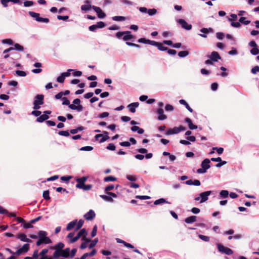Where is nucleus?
<instances>
[{
	"instance_id": "obj_47",
	"label": "nucleus",
	"mask_w": 259,
	"mask_h": 259,
	"mask_svg": "<svg viewBox=\"0 0 259 259\" xmlns=\"http://www.w3.org/2000/svg\"><path fill=\"white\" fill-rule=\"evenodd\" d=\"M38 235L39 236V238H41L47 237V233L44 231H39L38 233Z\"/></svg>"
},
{
	"instance_id": "obj_48",
	"label": "nucleus",
	"mask_w": 259,
	"mask_h": 259,
	"mask_svg": "<svg viewBox=\"0 0 259 259\" xmlns=\"http://www.w3.org/2000/svg\"><path fill=\"white\" fill-rule=\"evenodd\" d=\"M120 2L122 4L128 6H132L133 5V3L128 0H120Z\"/></svg>"
},
{
	"instance_id": "obj_34",
	"label": "nucleus",
	"mask_w": 259,
	"mask_h": 259,
	"mask_svg": "<svg viewBox=\"0 0 259 259\" xmlns=\"http://www.w3.org/2000/svg\"><path fill=\"white\" fill-rule=\"evenodd\" d=\"M207 29L206 28H201L200 31L201 32L203 33V34H199V35L204 38L207 37V35H206V34H207Z\"/></svg>"
},
{
	"instance_id": "obj_19",
	"label": "nucleus",
	"mask_w": 259,
	"mask_h": 259,
	"mask_svg": "<svg viewBox=\"0 0 259 259\" xmlns=\"http://www.w3.org/2000/svg\"><path fill=\"white\" fill-rule=\"evenodd\" d=\"M180 132V130H179L178 127H175L173 128L169 129L168 130L166 133L167 135L176 134H178Z\"/></svg>"
},
{
	"instance_id": "obj_26",
	"label": "nucleus",
	"mask_w": 259,
	"mask_h": 259,
	"mask_svg": "<svg viewBox=\"0 0 259 259\" xmlns=\"http://www.w3.org/2000/svg\"><path fill=\"white\" fill-rule=\"evenodd\" d=\"M79 237H82V240H85L86 239V236L87 235V232L85 229H82L80 230V231L77 233Z\"/></svg>"
},
{
	"instance_id": "obj_3",
	"label": "nucleus",
	"mask_w": 259,
	"mask_h": 259,
	"mask_svg": "<svg viewBox=\"0 0 259 259\" xmlns=\"http://www.w3.org/2000/svg\"><path fill=\"white\" fill-rule=\"evenodd\" d=\"M108 195H100V197L102 198L104 200L112 203L113 202L114 200L113 199V198H116L117 197V195L114 193L112 192H107V193Z\"/></svg>"
},
{
	"instance_id": "obj_5",
	"label": "nucleus",
	"mask_w": 259,
	"mask_h": 259,
	"mask_svg": "<svg viewBox=\"0 0 259 259\" xmlns=\"http://www.w3.org/2000/svg\"><path fill=\"white\" fill-rule=\"evenodd\" d=\"M29 248V244H24L22 247L18 249L15 253H14V254H15L16 255H20L24 253L27 252Z\"/></svg>"
},
{
	"instance_id": "obj_37",
	"label": "nucleus",
	"mask_w": 259,
	"mask_h": 259,
	"mask_svg": "<svg viewBox=\"0 0 259 259\" xmlns=\"http://www.w3.org/2000/svg\"><path fill=\"white\" fill-rule=\"evenodd\" d=\"M29 14L31 16V17L35 19L36 21L37 18H39V14L31 11L29 12Z\"/></svg>"
},
{
	"instance_id": "obj_2",
	"label": "nucleus",
	"mask_w": 259,
	"mask_h": 259,
	"mask_svg": "<svg viewBox=\"0 0 259 259\" xmlns=\"http://www.w3.org/2000/svg\"><path fill=\"white\" fill-rule=\"evenodd\" d=\"M211 194V191H205L200 194V196L195 198V201H199L200 203H203L206 201L208 199V196Z\"/></svg>"
},
{
	"instance_id": "obj_10",
	"label": "nucleus",
	"mask_w": 259,
	"mask_h": 259,
	"mask_svg": "<svg viewBox=\"0 0 259 259\" xmlns=\"http://www.w3.org/2000/svg\"><path fill=\"white\" fill-rule=\"evenodd\" d=\"M95 217V212L91 209L84 215V218L88 221L92 220Z\"/></svg>"
},
{
	"instance_id": "obj_55",
	"label": "nucleus",
	"mask_w": 259,
	"mask_h": 259,
	"mask_svg": "<svg viewBox=\"0 0 259 259\" xmlns=\"http://www.w3.org/2000/svg\"><path fill=\"white\" fill-rule=\"evenodd\" d=\"M59 135L62 136L68 137L69 136V133L67 131H62L58 133Z\"/></svg>"
},
{
	"instance_id": "obj_56",
	"label": "nucleus",
	"mask_w": 259,
	"mask_h": 259,
	"mask_svg": "<svg viewBox=\"0 0 259 259\" xmlns=\"http://www.w3.org/2000/svg\"><path fill=\"white\" fill-rule=\"evenodd\" d=\"M199 238L204 241H208L209 240V237L203 235H199Z\"/></svg>"
},
{
	"instance_id": "obj_64",
	"label": "nucleus",
	"mask_w": 259,
	"mask_h": 259,
	"mask_svg": "<svg viewBox=\"0 0 259 259\" xmlns=\"http://www.w3.org/2000/svg\"><path fill=\"white\" fill-rule=\"evenodd\" d=\"M96 25L97 26L98 28H102L104 27L105 26V23L102 21L98 22Z\"/></svg>"
},
{
	"instance_id": "obj_21",
	"label": "nucleus",
	"mask_w": 259,
	"mask_h": 259,
	"mask_svg": "<svg viewBox=\"0 0 259 259\" xmlns=\"http://www.w3.org/2000/svg\"><path fill=\"white\" fill-rule=\"evenodd\" d=\"M196 221V217L195 215H192L189 217L187 218L185 220V222L187 224H192Z\"/></svg>"
},
{
	"instance_id": "obj_7",
	"label": "nucleus",
	"mask_w": 259,
	"mask_h": 259,
	"mask_svg": "<svg viewBox=\"0 0 259 259\" xmlns=\"http://www.w3.org/2000/svg\"><path fill=\"white\" fill-rule=\"evenodd\" d=\"M84 4L81 6V10L84 12L89 11L91 9H93V6L91 4L90 0H86L84 2Z\"/></svg>"
},
{
	"instance_id": "obj_40",
	"label": "nucleus",
	"mask_w": 259,
	"mask_h": 259,
	"mask_svg": "<svg viewBox=\"0 0 259 259\" xmlns=\"http://www.w3.org/2000/svg\"><path fill=\"white\" fill-rule=\"evenodd\" d=\"M37 21L39 22L47 23L49 22V19L47 18H42L39 16V18H37Z\"/></svg>"
},
{
	"instance_id": "obj_27",
	"label": "nucleus",
	"mask_w": 259,
	"mask_h": 259,
	"mask_svg": "<svg viewBox=\"0 0 259 259\" xmlns=\"http://www.w3.org/2000/svg\"><path fill=\"white\" fill-rule=\"evenodd\" d=\"M49 116L47 114H43L41 115H40L39 117H37L36 119V121L38 122H42L44 121L45 120L48 119L49 118Z\"/></svg>"
},
{
	"instance_id": "obj_44",
	"label": "nucleus",
	"mask_w": 259,
	"mask_h": 259,
	"mask_svg": "<svg viewBox=\"0 0 259 259\" xmlns=\"http://www.w3.org/2000/svg\"><path fill=\"white\" fill-rule=\"evenodd\" d=\"M93 149V147L90 146H87L82 147L80 149V151H91Z\"/></svg>"
},
{
	"instance_id": "obj_32",
	"label": "nucleus",
	"mask_w": 259,
	"mask_h": 259,
	"mask_svg": "<svg viewBox=\"0 0 259 259\" xmlns=\"http://www.w3.org/2000/svg\"><path fill=\"white\" fill-rule=\"evenodd\" d=\"M116 180V178L113 176H108L104 178V182H114Z\"/></svg>"
},
{
	"instance_id": "obj_17",
	"label": "nucleus",
	"mask_w": 259,
	"mask_h": 259,
	"mask_svg": "<svg viewBox=\"0 0 259 259\" xmlns=\"http://www.w3.org/2000/svg\"><path fill=\"white\" fill-rule=\"evenodd\" d=\"M185 122L188 123L189 128L190 130H195L197 128V126L193 124L192 120L189 118H186L185 119Z\"/></svg>"
},
{
	"instance_id": "obj_31",
	"label": "nucleus",
	"mask_w": 259,
	"mask_h": 259,
	"mask_svg": "<svg viewBox=\"0 0 259 259\" xmlns=\"http://www.w3.org/2000/svg\"><path fill=\"white\" fill-rule=\"evenodd\" d=\"M83 240L84 241V242L82 243L80 246V248L82 249L85 248L87 247L88 243L91 241V240L88 238H86L85 239V240Z\"/></svg>"
},
{
	"instance_id": "obj_59",
	"label": "nucleus",
	"mask_w": 259,
	"mask_h": 259,
	"mask_svg": "<svg viewBox=\"0 0 259 259\" xmlns=\"http://www.w3.org/2000/svg\"><path fill=\"white\" fill-rule=\"evenodd\" d=\"M165 110L166 111H172L174 110V107L170 104H167L165 106Z\"/></svg>"
},
{
	"instance_id": "obj_28",
	"label": "nucleus",
	"mask_w": 259,
	"mask_h": 259,
	"mask_svg": "<svg viewBox=\"0 0 259 259\" xmlns=\"http://www.w3.org/2000/svg\"><path fill=\"white\" fill-rule=\"evenodd\" d=\"M164 203L170 204V202H168V201H167L165 199L160 198V199L155 200L154 202V205H159V204Z\"/></svg>"
},
{
	"instance_id": "obj_18",
	"label": "nucleus",
	"mask_w": 259,
	"mask_h": 259,
	"mask_svg": "<svg viewBox=\"0 0 259 259\" xmlns=\"http://www.w3.org/2000/svg\"><path fill=\"white\" fill-rule=\"evenodd\" d=\"M17 238L20 239L23 242H31V240L30 239L27 238V236L25 234H20L17 236Z\"/></svg>"
},
{
	"instance_id": "obj_33",
	"label": "nucleus",
	"mask_w": 259,
	"mask_h": 259,
	"mask_svg": "<svg viewBox=\"0 0 259 259\" xmlns=\"http://www.w3.org/2000/svg\"><path fill=\"white\" fill-rule=\"evenodd\" d=\"M104 135H103V138L100 140V143H103L107 141L109 138V137L108 135V132L105 131L104 132Z\"/></svg>"
},
{
	"instance_id": "obj_15",
	"label": "nucleus",
	"mask_w": 259,
	"mask_h": 259,
	"mask_svg": "<svg viewBox=\"0 0 259 259\" xmlns=\"http://www.w3.org/2000/svg\"><path fill=\"white\" fill-rule=\"evenodd\" d=\"M139 105V104L138 102H134L129 104L127 107L132 113H135L136 112V108H137Z\"/></svg>"
},
{
	"instance_id": "obj_22",
	"label": "nucleus",
	"mask_w": 259,
	"mask_h": 259,
	"mask_svg": "<svg viewBox=\"0 0 259 259\" xmlns=\"http://www.w3.org/2000/svg\"><path fill=\"white\" fill-rule=\"evenodd\" d=\"M76 223H77V220H74V221L70 222L69 223H68L67 226V227H66V230L67 231L71 230L72 229H73L76 226Z\"/></svg>"
},
{
	"instance_id": "obj_46",
	"label": "nucleus",
	"mask_w": 259,
	"mask_h": 259,
	"mask_svg": "<svg viewBox=\"0 0 259 259\" xmlns=\"http://www.w3.org/2000/svg\"><path fill=\"white\" fill-rule=\"evenodd\" d=\"M98 238H96L94 240H93V241H91V243H90V244L89 245V248L90 249H91L93 247H94L96 244L97 243H98Z\"/></svg>"
},
{
	"instance_id": "obj_23",
	"label": "nucleus",
	"mask_w": 259,
	"mask_h": 259,
	"mask_svg": "<svg viewBox=\"0 0 259 259\" xmlns=\"http://www.w3.org/2000/svg\"><path fill=\"white\" fill-rule=\"evenodd\" d=\"M131 130L133 132H137L139 134H142L144 132V130L143 128H140L137 126H133L131 127Z\"/></svg>"
},
{
	"instance_id": "obj_63",
	"label": "nucleus",
	"mask_w": 259,
	"mask_h": 259,
	"mask_svg": "<svg viewBox=\"0 0 259 259\" xmlns=\"http://www.w3.org/2000/svg\"><path fill=\"white\" fill-rule=\"evenodd\" d=\"M97 232V226L96 225H95L94 227L92 232L91 233V236L92 237H94L96 235Z\"/></svg>"
},
{
	"instance_id": "obj_29",
	"label": "nucleus",
	"mask_w": 259,
	"mask_h": 259,
	"mask_svg": "<svg viewBox=\"0 0 259 259\" xmlns=\"http://www.w3.org/2000/svg\"><path fill=\"white\" fill-rule=\"evenodd\" d=\"M112 20L115 21H123L126 20V18L123 16H116L112 18Z\"/></svg>"
},
{
	"instance_id": "obj_51",
	"label": "nucleus",
	"mask_w": 259,
	"mask_h": 259,
	"mask_svg": "<svg viewBox=\"0 0 259 259\" xmlns=\"http://www.w3.org/2000/svg\"><path fill=\"white\" fill-rule=\"evenodd\" d=\"M2 43L4 44L13 45V41L11 39H5L2 40Z\"/></svg>"
},
{
	"instance_id": "obj_6",
	"label": "nucleus",
	"mask_w": 259,
	"mask_h": 259,
	"mask_svg": "<svg viewBox=\"0 0 259 259\" xmlns=\"http://www.w3.org/2000/svg\"><path fill=\"white\" fill-rule=\"evenodd\" d=\"M17 50L20 52H22L24 50V48L23 46H21L19 44H15L14 45V47H10V48L6 49L4 51L3 53L5 54L6 53H8L12 50Z\"/></svg>"
},
{
	"instance_id": "obj_16",
	"label": "nucleus",
	"mask_w": 259,
	"mask_h": 259,
	"mask_svg": "<svg viewBox=\"0 0 259 259\" xmlns=\"http://www.w3.org/2000/svg\"><path fill=\"white\" fill-rule=\"evenodd\" d=\"M157 113L159 114L158 119L160 120H163L166 118V116L164 114V111L162 108L157 110Z\"/></svg>"
},
{
	"instance_id": "obj_38",
	"label": "nucleus",
	"mask_w": 259,
	"mask_h": 259,
	"mask_svg": "<svg viewBox=\"0 0 259 259\" xmlns=\"http://www.w3.org/2000/svg\"><path fill=\"white\" fill-rule=\"evenodd\" d=\"M84 223V221L82 220H79L78 222L76 223V230H78L79 229L81 228V227L83 226Z\"/></svg>"
},
{
	"instance_id": "obj_58",
	"label": "nucleus",
	"mask_w": 259,
	"mask_h": 259,
	"mask_svg": "<svg viewBox=\"0 0 259 259\" xmlns=\"http://www.w3.org/2000/svg\"><path fill=\"white\" fill-rule=\"evenodd\" d=\"M216 36L218 39L222 40L224 37V34L223 32H217L216 33Z\"/></svg>"
},
{
	"instance_id": "obj_11",
	"label": "nucleus",
	"mask_w": 259,
	"mask_h": 259,
	"mask_svg": "<svg viewBox=\"0 0 259 259\" xmlns=\"http://www.w3.org/2000/svg\"><path fill=\"white\" fill-rule=\"evenodd\" d=\"M210 160L209 159L206 158L202 161L201 166L207 171L210 167Z\"/></svg>"
},
{
	"instance_id": "obj_41",
	"label": "nucleus",
	"mask_w": 259,
	"mask_h": 259,
	"mask_svg": "<svg viewBox=\"0 0 259 259\" xmlns=\"http://www.w3.org/2000/svg\"><path fill=\"white\" fill-rule=\"evenodd\" d=\"M188 54H189V52L187 51H180L178 53L179 56L181 58L185 57L187 56H188Z\"/></svg>"
},
{
	"instance_id": "obj_60",
	"label": "nucleus",
	"mask_w": 259,
	"mask_h": 259,
	"mask_svg": "<svg viewBox=\"0 0 259 259\" xmlns=\"http://www.w3.org/2000/svg\"><path fill=\"white\" fill-rule=\"evenodd\" d=\"M77 184L76 185V187L79 189H82L84 186V183H82L80 181L76 180Z\"/></svg>"
},
{
	"instance_id": "obj_1",
	"label": "nucleus",
	"mask_w": 259,
	"mask_h": 259,
	"mask_svg": "<svg viewBox=\"0 0 259 259\" xmlns=\"http://www.w3.org/2000/svg\"><path fill=\"white\" fill-rule=\"evenodd\" d=\"M62 100L63 105H68L69 108L72 110H76L78 112H81L83 110V107L80 104V100L79 99H74L73 104H70L69 101L66 97L62 98Z\"/></svg>"
},
{
	"instance_id": "obj_52",
	"label": "nucleus",
	"mask_w": 259,
	"mask_h": 259,
	"mask_svg": "<svg viewBox=\"0 0 259 259\" xmlns=\"http://www.w3.org/2000/svg\"><path fill=\"white\" fill-rule=\"evenodd\" d=\"M33 5V2L31 1H25L24 2V6L25 7H31Z\"/></svg>"
},
{
	"instance_id": "obj_24",
	"label": "nucleus",
	"mask_w": 259,
	"mask_h": 259,
	"mask_svg": "<svg viewBox=\"0 0 259 259\" xmlns=\"http://www.w3.org/2000/svg\"><path fill=\"white\" fill-rule=\"evenodd\" d=\"M61 256L63 257H67L69 255L70 249L66 248L64 250H61Z\"/></svg>"
},
{
	"instance_id": "obj_20",
	"label": "nucleus",
	"mask_w": 259,
	"mask_h": 259,
	"mask_svg": "<svg viewBox=\"0 0 259 259\" xmlns=\"http://www.w3.org/2000/svg\"><path fill=\"white\" fill-rule=\"evenodd\" d=\"M133 38V36L131 34V32L129 31H124L123 39L125 41L131 40Z\"/></svg>"
},
{
	"instance_id": "obj_36",
	"label": "nucleus",
	"mask_w": 259,
	"mask_h": 259,
	"mask_svg": "<svg viewBox=\"0 0 259 259\" xmlns=\"http://www.w3.org/2000/svg\"><path fill=\"white\" fill-rule=\"evenodd\" d=\"M147 13L149 16H154L157 13V10L155 9H150L148 10Z\"/></svg>"
},
{
	"instance_id": "obj_14",
	"label": "nucleus",
	"mask_w": 259,
	"mask_h": 259,
	"mask_svg": "<svg viewBox=\"0 0 259 259\" xmlns=\"http://www.w3.org/2000/svg\"><path fill=\"white\" fill-rule=\"evenodd\" d=\"M74 235V233H70L67 235V238L70 239V243H74L76 242L80 238L79 235L78 234H77L75 237H73Z\"/></svg>"
},
{
	"instance_id": "obj_45",
	"label": "nucleus",
	"mask_w": 259,
	"mask_h": 259,
	"mask_svg": "<svg viewBox=\"0 0 259 259\" xmlns=\"http://www.w3.org/2000/svg\"><path fill=\"white\" fill-rule=\"evenodd\" d=\"M16 74L21 77H24L26 75V73L24 71L21 70H16Z\"/></svg>"
},
{
	"instance_id": "obj_43",
	"label": "nucleus",
	"mask_w": 259,
	"mask_h": 259,
	"mask_svg": "<svg viewBox=\"0 0 259 259\" xmlns=\"http://www.w3.org/2000/svg\"><path fill=\"white\" fill-rule=\"evenodd\" d=\"M239 22L243 23L245 25H248L250 23V21L248 20H246V18L242 17L239 19Z\"/></svg>"
},
{
	"instance_id": "obj_30",
	"label": "nucleus",
	"mask_w": 259,
	"mask_h": 259,
	"mask_svg": "<svg viewBox=\"0 0 259 259\" xmlns=\"http://www.w3.org/2000/svg\"><path fill=\"white\" fill-rule=\"evenodd\" d=\"M64 245L62 242L57 243L54 247H53L54 249L61 250L64 247Z\"/></svg>"
},
{
	"instance_id": "obj_49",
	"label": "nucleus",
	"mask_w": 259,
	"mask_h": 259,
	"mask_svg": "<svg viewBox=\"0 0 259 259\" xmlns=\"http://www.w3.org/2000/svg\"><path fill=\"white\" fill-rule=\"evenodd\" d=\"M259 53V50L257 47L253 48L250 50V53L253 55H256Z\"/></svg>"
},
{
	"instance_id": "obj_42",
	"label": "nucleus",
	"mask_w": 259,
	"mask_h": 259,
	"mask_svg": "<svg viewBox=\"0 0 259 259\" xmlns=\"http://www.w3.org/2000/svg\"><path fill=\"white\" fill-rule=\"evenodd\" d=\"M60 256H61V250H56L53 254V257L54 258H57Z\"/></svg>"
},
{
	"instance_id": "obj_35",
	"label": "nucleus",
	"mask_w": 259,
	"mask_h": 259,
	"mask_svg": "<svg viewBox=\"0 0 259 259\" xmlns=\"http://www.w3.org/2000/svg\"><path fill=\"white\" fill-rule=\"evenodd\" d=\"M39 239L41 241L42 243L49 244L52 242L51 240L47 236L44 238H39Z\"/></svg>"
},
{
	"instance_id": "obj_13",
	"label": "nucleus",
	"mask_w": 259,
	"mask_h": 259,
	"mask_svg": "<svg viewBox=\"0 0 259 259\" xmlns=\"http://www.w3.org/2000/svg\"><path fill=\"white\" fill-rule=\"evenodd\" d=\"M44 96L42 95H37L35 97L33 103L37 104H41L44 103Z\"/></svg>"
},
{
	"instance_id": "obj_54",
	"label": "nucleus",
	"mask_w": 259,
	"mask_h": 259,
	"mask_svg": "<svg viewBox=\"0 0 259 259\" xmlns=\"http://www.w3.org/2000/svg\"><path fill=\"white\" fill-rule=\"evenodd\" d=\"M251 72L252 74H256V73L259 72V66H255L253 67L251 70Z\"/></svg>"
},
{
	"instance_id": "obj_9",
	"label": "nucleus",
	"mask_w": 259,
	"mask_h": 259,
	"mask_svg": "<svg viewBox=\"0 0 259 259\" xmlns=\"http://www.w3.org/2000/svg\"><path fill=\"white\" fill-rule=\"evenodd\" d=\"M93 9L97 13L98 17L99 18L102 19L105 17L106 14L102 11L100 8L93 6Z\"/></svg>"
},
{
	"instance_id": "obj_50",
	"label": "nucleus",
	"mask_w": 259,
	"mask_h": 259,
	"mask_svg": "<svg viewBox=\"0 0 259 259\" xmlns=\"http://www.w3.org/2000/svg\"><path fill=\"white\" fill-rule=\"evenodd\" d=\"M157 48L160 51H166L167 50V48L164 46L161 43L158 42V45L157 46Z\"/></svg>"
},
{
	"instance_id": "obj_4",
	"label": "nucleus",
	"mask_w": 259,
	"mask_h": 259,
	"mask_svg": "<svg viewBox=\"0 0 259 259\" xmlns=\"http://www.w3.org/2000/svg\"><path fill=\"white\" fill-rule=\"evenodd\" d=\"M217 247L219 251L221 253L227 255H231L233 253V251L232 249L227 247H225L220 243L217 244Z\"/></svg>"
},
{
	"instance_id": "obj_8",
	"label": "nucleus",
	"mask_w": 259,
	"mask_h": 259,
	"mask_svg": "<svg viewBox=\"0 0 259 259\" xmlns=\"http://www.w3.org/2000/svg\"><path fill=\"white\" fill-rule=\"evenodd\" d=\"M177 22L181 25L182 28H183L184 29L189 30L192 28V25L191 24H188L187 22L184 19H178L177 20Z\"/></svg>"
},
{
	"instance_id": "obj_61",
	"label": "nucleus",
	"mask_w": 259,
	"mask_h": 259,
	"mask_svg": "<svg viewBox=\"0 0 259 259\" xmlns=\"http://www.w3.org/2000/svg\"><path fill=\"white\" fill-rule=\"evenodd\" d=\"M65 78L63 75L61 74L57 78V81L60 83H63L64 81Z\"/></svg>"
},
{
	"instance_id": "obj_57",
	"label": "nucleus",
	"mask_w": 259,
	"mask_h": 259,
	"mask_svg": "<svg viewBox=\"0 0 259 259\" xmlns=\"http://www.w3.org/2000/svg\"><path fill=\"white\" fill-rule=\"evenodd\" d=\"M73 70V69H69L67 70V72L62 73V74L63 75V76L65 78L66 77H68L70 75V72Z\"/></svg>"
},
{
	"instance_id": "obj_25",
	"label": "nucleus",
	"mask_w": 259,
	"mask_h": 259,
	"mask_svg": "<svg viewBox=\"0 0 259 259\" xmlns=\"http://www.w3.org/2000/svg\"><path fill=\"white\" fill-rule=\"evenodd\" d=\"M229 192L227 190H222L219 194V196L220 198H226L229 196Z\"/></svg>"
},
{
	"instance_id": "obj_39",
	"label": "nucleus",
	"mask_w": 259,
	"mask_h": 259,
	"mask_svg": "<svg viewBox=\"0 0 259 259\" xmlns=\"http://www.w3.org/2000/svg\"><path fill=\"white\" fill-rule=\"evenodd\" d=\"M37 21L39 22L47 23L49 22V19L47 18H42L39 16V18H37Z\"/></svg>"
},
{
	"instance_id": "obj_12",
	"label": "nucleus",
	"mask_w": 259,
	"mask_h": 259,
	"mask_svg": "<svg viewBox=\"0 0 259 259\" xmlns=\"http://www.w3.org/2000/svg\"><path fill=\"white\" fill-rule=\"evenodd\" d=\"M208 57L213 61H217L218 60L221 59V57L219 53L217 52H212L210 55L208 56Z\"/></svg>"
},
{
	"instance_id": "obj_62",
	"label": "nucleus",
	"mask_w": 259,
	"mask_h": 259,
	"mask_svg": "<svg viewBox=\"0 0 259 259\" xmlns=\"http://www.w3.org/2000/svg\"><path fill=\"white\" fill-rule=\"evenodd\" d=\"M228 54L230 55H236L238 54V52L235 48H232V50L229 51Z\"/></svg>"
},
{
	"instance_id": "obj_53",
	"label": "nucleus",
	"mask_w": 259,
	"mask_h": 259,
	"mask_svg": "<svg viewBox=\"0 0 259 259\" xmlns=\"http://www.w3.org/2000/svg\"><path fill=\"white\" fill-rule=\"evenodd\" d=\"M43 197L46 200L50 199V197L49 196V191H45L43 193Z\"/></svg>"
}]
</instances>
